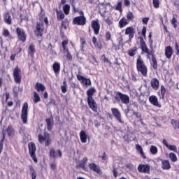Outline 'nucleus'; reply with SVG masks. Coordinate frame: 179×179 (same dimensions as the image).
<instances>
[{"mask_svg": "<svg viewBox=\"0 0 179 179\" xmlns=\"http://www.w3.org/2000/svg\"><path fill=\"white\" fill-rule=\"evenodd\" d=\"M94 92H96V90L94 88H91L87 92V101L89 107L93 110L95 113L97 112V105L96 104V102H94V99H93V94H94Z\"/></svg>", "mask_w": 179, "mask_h": 179, "instance_id": "obj_1", "label": "nucleus"}, {"mask_svg": "<svg viewBox=\"0 0 179 179\" xmlns=\"http://www.w3.org/2000/svg\"><path fill=\"white\" fill-rule=\"evenodd\" d=\"M137 71L141 73L143 76H146L148 75V68L143 64V61L141 59V57L137 59Z\"/></svg>", "mask_w": 179, "mask_h": 179, "instance_id": "obj_2", "label": "nucleus"}, {"mask_svg": "<svg viewBox=\"0 0 179 179\" xmlns=\"http://www.w3.org/2000/svg\"><path fill=\"white\" fill-rule=\"evenodd\" d=\"M39 143H45V146H50L51 145V137L48 133H45L44 135L39 134L38 136Z\"/></svg>", "mask_w": 179, "mask_h": 179, "instance_id": "obj_3", "label": "nucleus"}, {"mask_svg": "<svg viewBox=\"0 0 179 179\" xmlns=\"http://www.w3.org/2000/svg\"><path fill=\"white\" fill-rule=\"evenodd\" d=\"M28 148L30 157H31L35 163H37V157H36V144L32 142L29 143L28 144Z\"/></svg>", "mask_w": 179, "mask_h": 179, "instance_id": "obj_4", "label": "nucleus"}, {"mask_svg": "<svg viewBox=\"0 0 179 179\" xmlns=\"http://www.w3.org/2000/svg\"><path fill=\"white\" fill-rule=\"evenodd\" d=\"M29 110V105L27 103H24L22 109V113H21V119L23 122V124H27V114Z\"/></svg>", "mask_w": 179, "mask_h": 179, "instance_id": "obj_5", "label": "nucleus"}, {"mask_svg": "<svg viewBox=\"0 0 179 179\" xmlns=\"http://www.w3.org/2000/svg\"><path fill=\"white\" fill-rule=\"evenodd\" d=\"M140 43L142 52H145L146 55H148V58L150 59V55H153V52H149V49L146 46V43H145V41H143V38H140Z\"/></svg>", "mask_w": 179, "mask_h": 179, "instance_id": "obj_6", "label": "nucleus"}, {"mask_svg": "<svg viewBox=\"0 0 179 179\" xmlns=\"http://www.w3.org/2000/svg\"><path fill=\"white\" fill-rule=\"evenodd\" d=\"M112 114L113 117H115V120L120 122V124H124V121H122L121 117V112L117 108H111Z\"/></svg>", "mask_w": 179, "mask_h": 179, "instance_id": "obj_7", "label": "nucleus"}, {"mask_svg": "<svg viewBox=\"0 0 179 179\" xmlns=\"http://www.w3.org/2000/svg\"><path fill=\"white\" fill-rule=\"evenodd\" d=\"M73 23H74V24H78V26H85V24H86V17L85 16L76 17L73 20Z\"/></svg>", "mask_w": 179, "mask_h": 179, "instance_id": "obj_8", "label": "nucleus"}, {"mask_svg": "<svg viewBox=\"0 0 179 179\" xmlns=\"http://www.w3.org/2000/svg\"><path fill=\"white\" fill-rule=\"evenodd\" d=\"M16 31H17L18 39L20 40V41H22V43H24V41H26V37H27L24 29L17 27L16 29Z\"/></svg>", "mask_w": 179, "mask_h": 179, "instance_id": "obj_9", "label": "nucleus"}, {"mask_svg": "<svg viewBox=\"0 0 179 179\" xmlns=\"http://www.w3.org/2000/svg\"><path fill=\"white\" fill-rule=\"evenodd\" d=\"M14 80L16 83H20L22 80L21 71L18 67H15L13 71Z\"/></svg>", "mask_w": 179, "mask_h": 179, "instance_id": "obj_10", "label": "nucleus"}, {"mask_svg": "<svg viewBox=\"0 0 179 179\" xmlns=\"http://www.w3.org/2000/svg\"><path fill=\"white\" fill-rule=\"evenodd\" d=\"M44 30V25H43V22H37L36 29L35 31V34L37 37H41L43 36V31Z\"/></svg>", "mask_w": 179, "mask_h": 179, "instance_id": "obj_11", "label": "nucleus"}, {"mask_svg": "<svg viewBox=\"0 0 179 179\" xmlns=\"http://www.w3.org/2000/svg\"><path fill=\"white\" fill-rule=\"evenodd\" d=\"M91 27L93 29L94 34L97 36L99 31H100V22H99V20H92L91 22Z\"/></svg>", "mask_w": 179, "mask_h": 179, "instance_id": "obj_12", "label": "nucleus"}, {"mask_svg": "<svg viewBox=\"0 0 179 179\" xmlns=\"http://www.w3.org/2000/svg\"><path fill=\"white\" fill-rule=\"evenodd\" d=\"M138 171L139 173H146L149 174L150 173V164H140L138 166Z\"/></svg>", "mask_w": 179, "mask_h": 179, "instance_id": "obj_13", "label": "nucleus"}, {"mask_svg": "<svg viewBox=\"0 0 179 179\" xmlns=\"http://www.w3.org/2000/svg\"><path fill=\"white\" fill-rule=\"evenodd\" d=\"M116 94L120 97L122 103L124 104H128L129 103V96L128 95H125L120 92H117Z\"/></svg>", "mask_w": 179, "mask_h": 179, "instance_id": "obj_14", "label": "nucleus"}, {"mask_svg": "<svg viewBox=\"0 0 179 179\" xmlns=\"http://www.w3.org/2000/svg\"><path fill=\"white\" fill-rule=\"evenodd\" d=\"M50 156L53 159H55L56 157H62V152L59 150L55 151V150L52 148L50 150Z\"/></svg>", "mask_w": 179, "mask_h": 179, "instance_id": "obj_15", "label": "nucleus"}, {"mask_svg": "<svg viewBox=\"0 0 179 179\" xmlns=\"http://www.w3.org/2000/svg\"><path fill=\"white\" fill-rule=\"evenodd\" d=\"M149 101L150 103H151V104H152V106H155V107H159V108L162 107V105L159 103L157 97L155 95H152L149 97Z\"/></svg>", "mask_w": 179, "mask_h": 179, "instance_id": "obj_16", "label": "nucleus"}, {"mask_svg": "<svg viewBox=\"0 0 179 179\" xmlns=\"http://www.w3.org/2000/svg\"><path fill=\"white\" fill-rule=\"evenodd\" d=\"M134 34L135 29L132 27H129L125 29V34L129 36V40H131V38H134Z\"/></svg>", "mask_w": 179, "mask_h": 179, "instance_id": "obj_17", "label": "nucleus"}, {"mask_svg": "<svg viewBox=\"0 0 179 179\" xmlns=\"http://www.w3.org/2000/svg\"><path fill=\"white\" fill-rule=\"evenodd\" d=\"M162 143L163 145H164V146H166V148H167V149H169V150H171L172 152H177V146L174 145H169V143L167 142V141L166 139H164L162 141Z\"/></svg>", "mask_w": 179, "mask_h": 179, "instance_id": "obj_18", "label": "nucleus"}, {"mask_svg": "<svg viewBox=\"0 0 179 179\" xmlns=\"http://www.w3.org/2000/svg\"><path fill=\"white\" fill-rule=\"evenodd\" d=\"M89 167L90 170H92L95 173H97V174H101V170H100V168L96 165L94 163H91L89 164Z\"/></svg>", "mask_w": 179, "mask_h": 179, "instance_id": "obj_19", "label": "nucleus"}, {"mask_svg": "<svg viewBox=\"0 0 179 179\" xmlns=\"http://www.w3.org/2000/svg\"><path fill=\"white\" fill-rule=\"evenodd\" d=\"M172 55H173V48H171V46H167L165 48V56L166 57V58H168V59H170Z\"/></svg>", "mask_w": 179, "mask_h": 179, "instance_id": "obj_20", "label": "nucleus"}, {"mask_svg": "<svg viewBox=\"0 0 179 179\" xmlns=\"http://www.w3.org/2000/svg\"><path fill=\"white\" fill-rule=\"evenodd\" d=\"M162 169H163V170H170V169H171V165H170L169 160H162Z\"/></svg>", "mask_w": 179, "mask_h": 179, "instance_id": "obj_21", "label": "nucleus"}, {"mask_svg": "<svg viewBox=\"0 0 179 179\" xmlns=\"http://www.w3.org/2000/svg\"><path fill=\"white\" fill-rule=\"evenodd\" d=\"M80 138L82 143H86L87 142V134L83 130H82L80 133Z\"/></svg>", "mask_w": 179, "mask_h": 179, "instance_id": "obj_22", "label": "nucleus"}, {"mask_svg": "<svg viewBox=\"0 0 179 179\" xmlns=\"http://www.w3.org/2000/svg\"><path fill=\"white\" fill-rule=\"evenodd\" d=\"M150 84L154 90H157V89H159V80L157 78L152 79Z\"/></svg>", "mask_w": 179, "mask_h": 179, "instance_id": "obj_23", "label": "nucleus"}, {"mask_svg": "<svg viewBox=\"0 0 179 179\" xmlns=\"http://www.w3.org/2000/svg\"><path fill=\"white\" fill-rule=\"evenodd\" d=\"M45 121L47 122V128L48 131H51L52 129V127H54V120L52 118H46Z\"/></svg>", "mask_w": 179, "mask_h": 179, "instance_id": "obj_24", "label": "nucleus"}, {"mask_svg": "<svg viewBox=\"0 0 179 179\" xmlns=\"http://www.w3.org/2000/svg\"><path fill=\"white\" fill-rule=\"evenodd\" d=\"M128 23H129L128 20H127L125 17H123L119 21V27H120V29H122L125 27V26H127Z\"/></svg>", "mask_w": 179, "mask_h": 179, "instance_id": "obj_25", "label": "nucleus"}, {"mask_svg": "<svg viewBox=\"0 0 179 179\" xmlns=\"http://www.w3.org/2000/svg\"><path fill=\"white\" fill-rule=\"evenodd\" d=\"M86 163H87V157H85L79 164V167L83 169V170H86Z\"/></svg>", "mask_w": 179, "mask_h": 179, "instance_id": "obj_26", "label": "nucleus"}, {"mask_svg": "<svg viewBox=\"0 0 179 179\" xmlns=\"http://www.w3.org/2000/svg\"><path fill=\"white\" fill-rule=\"evenodd\" d=\"M35 89H36L37 92H44L45 86L40 83H37L35 85Z\"/></svg>", "mask_w": 179, "mask_h": 179, "instance_id": "obj_27", "label": "nucleus"}, {"mask_svg": "<svg viewBox=\"0 0 179 179\" xmlns=\"http://www.w3.org/2000/svg\"><path fill=\"white\" fill-rule=\"evenodd\" d=\"M53 71L55 73H59V70L61 69V65L58 62H55L52 66Z\"/></svg>", "mask_w": 179, "mask_h": 179, "instance_id": "obj_28", "label": "nucleus"}, {"mask_svg": "<svg viewBox=\"0 0 179 179\" xmlns=\"http://www.w3.org/2000/svg\"><path fill=\"white\" fill-rule=\"evenodd\" d=\"M4 22L7 23V24H12V17L8 13L4 14Z\"/></svg>", "mask_w": 179, "mask_h": 179, "instance_id": "obj_29", "label": "nucleus"}, {"mask_svg": "<svg viewBox=\"0 0 179 179\" xmlns=\"http://www.w3.org/2000/svg\"><path fill=\"white\" fill-rule=\"evenodd\" d=\"M29 171L31 176V179L37 178V173H36V170L31 166H29Z\"/></svg>", "mask_w": 179, "mask_h": 179, "instance_id": "obj_30", "label": "nucleus"}, {"mask_svg": "<svg viewBox=\"0 0 179 179\" xmlns=\"http://www.w3.org/2000/svg\"><path fill=\"white\" fill-rule=\"evenodd\" d=\"M34 52H36V48L34 45L30 44L29 46V54L31 55V57H34Z\"/></svg>", "mask_w": 179, "mask_h": 179, "instance_id": "obj_31", "label": "nucleus"}, {"mask_svg": "<svg viewBox=\"0 0 179 179\" xmlns=\"http://www.w3.org/2000/svg\"><path fill=\"white\" fill-rule=\"evenodd\" d=\"M136 149L138 150V152L143 156V159H146V156H145V153L143 152V150L142 149V146H141L139 144H137L136 145Z\"/></svg>", "mask_w": 179, "mask_h": 179, "instance_id": "obj_32", "label": "nucleus"}, {"mask_svg": "<svg viewBox=\"0 0 179 179\" xmlns=\"http://www.w3.org/2000/svg\"><path fill=\"white\" fill-rule=\"evenodd\" d=\"M56 13H57V17L58 20H62L63 19L65 18V15H64V13L62 11H59L57 9L56 10Z\"/></svg>", "mask_w": 179, "mask_h": 179, "instance_id": "obj_33", "label": "nucleus"}, {"mask_svg": "<svg viewBox=\"0 0 179 179\" xmlns=\"http://www.w3.org/2000/svg\"><path fill=\"white\" fill-rule=\"evenodd\" d=\"M92 43L95 46V48H99V50H101V45L97 43V38H96V36L92 37Z\"/></svg>", "mask_w": 179, "mask_h": 179, "instance_id": "obj_34", "label": "nucleus"}, {"mask_svg": "<svg viewBox=\"0 0 179 179\" xmlns=\"http://www.w3.org/2000/svg\"><path fill=\"white\" fill-rule=\"evenodd\" d=\"M41 101V99H40V96L38 95V94H37L36 92H34V103H37Z\"/></svg>", "mask_w": 179, "mask_h": 179, "instance_id": "obj_35", "label": "nucleus"}, {"mask_svg": "<svg viewBox=\"0 0 179 179\" xmlns=\"http://www.w3.org/2000/svg\"><path fill=\"white\" fill-rule=\"evenodd\" d=\"M62 48H63V52L65 54V52H68L69 50L66 48V45H68V41H64L62 43Z\"/></svg>", "mask_w": 179, "mask_h": 179, "instance_id": "obj_36", "label": "nucleus"}, {"mask_svg": "<svg viewBox=\"0 0 179 179\" xmlns=\"http://www.w3.org/2000/svg\"><path fill=\"white\" fill-rule=\"evenodd\" d=\"M169 159L173 162V163H176L177 162V155L174 152L169 153Z\"/></svg>", "mask_w": 179, "mask_h": 179, "instance_id": "obj_37", "label": "nucleus"}, {"mask_svg": "<svg viewBox=\"0 0 179 179\" xmlns=\"http://www.w3.org/2000/svg\"><path fill=\"white\" fill-rule=\"evenodd\" d=\"M71 10V6L69 4H66L63 7V10L65 15H69V10Z\"/></svg>", "mask_w": 179, "mask_h": 179, "instance_id": "obj_38", "label": "nucleus"}, {"mask_svg": "<svg viewBox=\"0 0 179 179\" xmlns=\"http://www.w3.org/2000/svg\"><path fill=\"white\" fill-rule=\"evenodd\" d=\"M136 51H138V48H136V47H134L131 50H129L128 54L130 57H134L135 54H136Z\"/></svg>", "mask_w": 179, "mask_h": 179, "instance_id": "obj_39", "label": "nucleus"}, {"mask_svg": "<svg viewBox=\"0 0 179 179\" xmlns=\"http://www.w3.org/2000/svg\"><path fill=\"white\" fill-rule=\"evenodd\" d=\"M81 83L83 85H85L86 86H90V85H92V81H90V79L89 78H85L83 79V80L81 81Z\"/></svg>", "mask_w": 179, "mask_h": 179, "instance_id": "obj_40", "label": "nucleus"}, {"mask_svg": "<svg viewBox=\"0 0 179 179\" xmlns=\"http://www.w3.org/2000/svg\"><path fill=\"white\" fill-rule=\"evenodd\" d=\"M150 152L152 153V155H157V147L155 145H151L150 148Z\"/></svg>", "mask_w": 179, "mask_h": 179, "instance_id": "obj_41", "label": "nucleus"}, {"mask_svg": "<svg viewBox=\"0 0 179 179\" xmlns=\"http://www.w3.org/2000/svg\"><path fill=\"white\" fill-rule=\"evenodd\" d=\"M153 6L156 9L160 6V0H153L152 1Z\"/></svg>", "mask_w": 179, "mask_h": 179, "instance_id": "obj_42", "label": "nucleus"}, {"mask_svg": "<svg viewBox=\"0 0 179 179\" xmlns=\"http://www.w3.org/2000/svg\"><path fill=\"white\" fill-rule=\"evenodd\" d=\"M152 61L153 62V68L154 69H157V61L156 60V57H155V56H153V55H152Z\"/></svg>", "mask_w": 179, "mask_h": 179, "instance_id": "obj_43", "label": "nucleus"}, {"mask_svg": "<svg viewBox=\"0 0 179 179\" xmlns=\"http://www.w3.org/2000/svg\"><path fill=\"white\" fill-rule=\"evenodd\" d=\"M61 90L62 93H66V81L63 82V85L61 86Z\"/></svg>", "mask_w": 179, "mask_h": 179, "instance_id": "obj_44", "label": "nucleus"}, {"mask_svg": "<svg viewBox=\"0 0 179 179\" xmlns=\"http://www.w3.org/2000/svg\"><path fill=\"white\" fill-rule=\"evenodd\" d=\"M171 24H173L174 29H176L177 27V18H176V16H174V15L171 20Z\"/></svg>", "mask_w": 179, "mask_h": 179, "instance_id": "obj_45", "label": "nucleus"}, {"mask_svg": "<svg viewBox=\"0 0 179 179\" xmlns=\"http://www.w3.org/2000/svg\"><path fill=\"white\" fill-rule=\"evenodd\" d=\"M134 14L131 12H129L127 15V20H134Z\"/></svg>", "mask_w": 179, "mask_h": 179, "instance_id": "obj_46", "label": "nucleus"}, {"mask_svg": "<svg viewBox=\"0 0 179 179\" xmlns=\"http://www.w3.org/2000/svg\"><path fill=\"white\" fill-rule=\"evenodd\" d=\"M102 59H103V62H106V64H108V65H111V62H110V60H108V59H107L105 55H102Z\"/></svg>", "mask_w": 179, "mask_h": 179, "instance_id": "obj_47", "label": "nucleus"}, {"mask_svg": "<svg viewBox=\"0 0 179 179\" xmlns=\"http://www.w3.org/2000/svg\"><path fill=\"white\" fill-rule=\"evenodd\" d=\"M122 7V3L119 2L117 3V6H116L115 9L116 10H120V12H122V9L121 8Z\"/></svg>", "mask_w": 179, "mask_h": 179, "instance_id": "obj_48", "label": "nucleus"}, {"mask_svg": "<svg viewBox=\"0 0 179 179\" xmlns=\"http://www.w3.org/2000/svg\"><path fill=\"white\" fill-rule=\"evenodd\" d=\"M5 141V138H3L0 141V155L2 153V150H3V141Z\"/></svg>", "mask_w": 179, "mask_h": 179, "instance_id": "obj_49", "label": "nucleus"}, {"mask_svg": "<svg viewBox=\"0 0 179 179\" xmlns=\"http://www.w3.org/2000/svg\"><path fill=\"white\" fill-rule=\"evenodd\" d=\"M161 94L163 97L164 96V94H166V87L163 85L161 86Z\"/></svg>", "mask_w": 179, "mask_h": 179, "instance_id": "obj_50", "label": "nucleus"}, {"mask_svg": "<svg viewBox=\"0 0 179 179\" xmlns=\"http://www.w3.org/2000/svg\"><path fill=\"white\" fill-rule=\"evenodd\" d=\"M106 41L111 40V33H110V31H107L106 34Z\"/></svg>", "mask_w": 179, "mask_h": 179, "instance_id": "obj_51", "label": "nucleus"}, {"mask_svg": "<svg viewBox=\"0 0 179 179\" xmlns=\"http://www.w3.org/2000/svg\"><path fill=\"white\" fill-rule=\"evenodd\" d=\"M64 54H66V57L67 58V59L72 61V55H71L69 51H68V52H65Z\"/></svg>", "mask_w": 179, "mask_h": 179, "instance_id": "obj_52", "label": "nucleus"}, {"mask_svg": "<svg viewBox=\"0 0 179 179\" xmlns=\"http://www.w3.org/2000/svg\"><path fill=\"white\" fill-rule=\"evenodd\" d=\"M7 133H8V136H12L14 134V131L12 129H8Z\"/></svg>", "mask_w": 179, "mask_h": 179, "instance_id": "obj_53", "label": "nucleus"}, {"mask_svg": "<svg viewBox=\"0 0 179 179\" xmlns=\"http://www.w3.org/2000/svg\"><path fill=\"white\" fill-rule=\"evenodd\" d=\"M3 36L8 37V36H9V31L8 29H3Z\"/></svg>", "mask_w": 179, "mask_h": 179, "instance_id": "obj_54", "label": "nucleus"}, {"mask_svg": "<svg viewBox=\"0 0 179 179\" xmlns=\"http://www.w3.org/2000/svg\"><path fill=\"white\" fill-rule=\"evenodd\" d=\"M118 41H119V45H120V46L124 45L122 36H120V37L118 38Z\"/></svg>", "mask_w": 179, "mask_h": 179, "instance_id": "obj_55", "label": "nucleus"}, {"mask_svg": "<svg viewBox=\"0 0 179 179\" xmlns=\"http://www.w3.org/2000/svg\"><path fill=\"white\" fill-rule=\"evenodd\" d=\"M142 22L144 24H148V22H149V17L143 18Z\"/></svg>", "mask_w": 179, "mask_h": 179, "instance_id": "obj_56", "label": "nucleus"}, {"mask_svg": "<svg viewBox=\"0 0 179 179\" xmlns=\"http://www.w3.org/2000/svg\"><path fill=\"white\" fill-rule=\"evenodd\" d=\"M175 48H176V50L177 51V52H176L177 55H179V46H178V43H175Z\"/></svg>", "mask_w": 179, "mask_h": 179, "instance_id": "obj_57", "label": "nucleus"}, {"mask_svg": "<svg viewBox=\"0 0 179 179\" xmlns=\"http://www.w3.org/2000/svg\"><path fill=\"white\" fill-rule=\"evenodd\" d=\"M142 35L143 37H146V27H143L142 29Z\"/></svg>", "mask_w": 179, "mask_h": 179, "instance_id": "obj_58", "label": "nucleus"}, {"mask_svg": "<svg viewBox=\"0 0 179 179\" xmlns=\"http://www.w3.org/2000/svg\"><path fill=\"white\" fill-rule=\"evenodd\" d=\"M106 23H107V24H108V26H111V24H113V22H111V20H110V19L107 18L106 20H105Z\"/></svg>", "mask_w": 179, "mask_h": 179, "instance_id": "obj_59", "label": "nucleus"}, {"mask_svg": "<svg viewBox=\"0 0 179 179\" xmlns=\"http://www.w3.org/2000/svg\"><path fill=\"white\" fill-rule=\"evenodd\" d=\"M85 78V77L80 76V75H77V79L78 80H80L81 82L83 80V79Z\"/></svg>", "mask_w": 179, "mask_h": 179, "instance_id": "obj_60", "label": "nucleus"}, {"mask_svg": "<svg viewBox=\"0 0 179 179\" xmlns=\"http://www.w3.org/2000/svg\"><path fill=\"white\" fill-rule=\"evenodd\" d=\"M113 173L114 177H115V178H117V176H118V173H117V169H113Z\"/></svg>", "mask_w": 179, "mask_h": 179, "instance_id": "obj_61", "label": "nucleus"}, {"mask_svg": "<svg viewBox=\"0 0 179 179\" xmlns=\"http://www.w3.org/2000/svg\"><path fill=\"white\" fill-rule=\"evenodd\" d=\"M174 129H179V122H176L174 125Z\"/></svg>", "mask_w": 179, "mask_h": 179, "instance_id": "obj_62", "label": "nucleus"}, {"mask_svg": "<svg viewBox=\"0 0 179 179\" xmlns=\"http://www.w3.org/2000/svg\"><path fill=\"white\" fill-rule=\"evenodd\" d=\"M134 115H136L137 118H141V113L138 112H134Z\"/></svg>", "mask_w": 179, "mask_h": 179, "instance_id": "obj_63", "label": "nucleus"}, {"mask_svg": "<svg viewBox=\"0 0 179 179\" xmlns=\"http://www.w3.org/2000/svg\"><path fill=\"white\" fill-rule=\"evenodd\" d=\"M102 160H107V154H106V152H103Z\"/></svg>", "mask_w": 179, "mask_h": 179, "instance_id": "obj_64", "label": "nucleus"}]
</instances>
